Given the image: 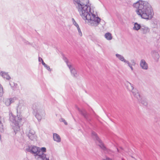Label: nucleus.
<instances>
[{"label": "nucleus", "instance_id": "obj_1", "mask_svg": "<svg viewBox=\"0 0 160 160\" xmlns=\"http://www.w3.org/2000/svg\"><path fill=\"white\" fill-rule=\"evenodd\" d=\"M134 8L137 9L136 12L141 18L147 20H151L153 17L154 12L151 5L147 1L139 0L131 3Z\"/></svg>", "mask_w": 160, "mask_h": 160}, {"label": "nucleus", "instance_id": "obj_2", "mask_svg": "<svg viewBox=\"0 0 160 160\" xmlns=\"http://www.w3.org/2000/svg\"><path fill=\"white\" fill-rule=\"evenodd\" d=\"M20 107V105L17 107L16 116L14 115L11 112L9 113V119L12 123V128L15 134L19 131L20 126L22 125L23 123L22 117L21 115L20 112L19 111Z\"/></svg>", "mask_w": 160, "mask_h": 160}, {"label": "nucleus", "instance_id": "obj_3", "mask_svg": "<svg viewBox=\"0 0 160 160\" xmlns=\"http://www.w3.org/2000/svg\"><path fill=\"white\" fill-rule=\"evenodd\" d=\"M85 13H82L81 16L84 20H88L91 24H93L95 26H97L100 23L101 18L98 17H96L95 15L91 12V8L89 7Z\"/></svg>", "mask_w": 160, "mask_h": 160}, {"label": "nucleus", "instance_id": "obj_4", "mask_svg": "<svg viewBox=\"0 0 160 160\" xmlns=\"http://www.w3.org/2000/svg\"><path fill=\"white\" fill-rule=\"evenodd\" d=\"M32 108L33 110V114L38 121L41 120L42 118L45 117V113L39 102H35L32 105Z\"/></svg>", "mask_w": 160, "mask_h": 160}, {"label": "nucleus", "instance_id": "obj_5", "mask_svg": "<svg viewBox=\"0 0 160 160\" xmlns=\"http://www.w3.org/2000/svg\"><path fill=\"white\" fill-rule=\"evenodd\" d=\"M73 2L74 4H78L77 8L81 16L82 13H85L90 7L88 4L89 2V0H73Z\"/></svg>", "mask_w": 160, "mask_h": 160}, {"label": "nucleus", "instance_id": "obj_6", "mask_svg": "<svg viewBox=\"0 0 160 160\" xmlns=\"http://www.w3.org/2000/svg\"><path fill=\"white\" fill-rule=\"evenodd\" d=\"M76 108L78 109L80 114L84 117L86 121L90 124H91L92 118L90 115L84 109H80L77 106H76Z\"/></svg>", "mask_w": 160, "mask_h": 160}, {"label": "nucleus", "instance_id": "obj_7", "mask_svg": "<svg viewBox=\"0 0 160 160\" xmlns=\"http://www.w3.org/2000/svg\"><path fill=\"white\" fill-rule=\"evenodd\" d=\"M92 136L96 141L99 143L98 145L103 150H105L107 148L98 137L97 134L94 131L92 132Z\"/></svg>", "mask_w": 160, "mask_h": 160}, {"label": "nucleus", "instance_id": "obj_8", "mask_svg": "<svg viewBox=\"0 0 160 160\" xmlns=\"http://www.w3.org/2000/svg\"><path fill=\"white\" fill-rule=\"evenodd\" d=\"M32 154H34V156L36 157V156H39V147H37L34 146H33L32 148Z\"/></svg>", "mask_w": 160, "mask_h": 160}, {"label": "nucleus", "instance_id": "obj_9", "mask_svg": "<svg viewBox=\"0 0 160 160\" xmlns=\"http://www.w3.org/2000/svg\"><path fill=\"white\" fill-rule=\"evenodd\" d=\"M140 65L142 69L144 70H147L148 69V64L144 60L142 59L141 60Z\"/></svg>", "mask_w": 160, "mask_h": 160}, {"label": "nucleus", "instance_id": "obj_10", "mask_svg": "<svg viewBox=\"0 0 160 160\" xmlns=\"http://www.w3.org/2000/svg\"><path fill=\"white\" fill-rule=\"evenodd\" d=\"M140 30L143 34H146L150 32V29L145 25L142 24Z\"/></svg>", "mask_w": 160, "mask_h": 160}, {"label": "nucleus", "instance_id": "obj_11", "mask_svg": "<svg viewBox=\"0 0 160 160\" xmlns=\"http://www.w3.org/2000/svg\"><path fill=\"white\" fill-rule=\"evenodd\" d=\"M68 67L70 69L72 75L74 77H77L78 76V74L76 69L72 67L71 65H69Z\"/></svg>", "mask_w": 160, "mask_h": 160}, {"label": "nucleus", "instance_id": "obj_12", "mask_svg": "<svg viewBox=\"0 0 160 160\" xmlns=\"http://www.w3.org/2000/svg\"><path fill=\"white\" fill-rule=\"evenodd\" d=\"M151 54L153 58L157 62L158 61L159 56L158 53L155 51H153L151 52Z\"/></svg>", "mask_w": 160, "mask_h": 160}, {"label": "nucleus", "instance_id": "obj_13", "mask_svg": "<svg viewBox=\"0 0 160 160\" xmlns=\"http://www.w3.org/2000/svg\"><path fill=\"white\" fill-rule=\"evenodd\" d=\"M132 92L134 96L136 97L138 100L141 98V96L137 89H135V90H134L133 91H132Z\"/></svg>", "mask_w": 160, "mask_h": 160}, {"label": "nucleus", "instance_id": "obj_14", "mask_svg": "<svg viewBox=\"0 0 160 160\" xmlns=\"http://www.w3.org/2000/svg\"><path fill=\"white\" fill-rule=\"evenodd\" d=\"M0 75L4 78H6L8 80L11 79V77L8 75V72L3 71H1L0 72Z\"/></svg>", "mask_w": 160, "mask_h": 160}, {"label": "nucleus", "instance_id": "obj_15", "mask_svg": "<svg viewBox=\"0 0 160 160\" xmlns=\"http://www.w3.org/2000/svg\"><path fill=\"white\" fill-rule=\"evenodd\" d=\"M53 139L54 141L57 142H60L61 141V138L58 134L54 133L53 134Z\"/></svg>", "mask_w": 160, "mask_h": 160}, {"label": "nucleus", "instance_id": "obj_16", "mask_svg": "<svg viewBox=\"0 0 160 160\" xmlns=\"http://www.w3.org/2000/svg\"><path fill=\"white\" fill-rule=\"evenodd\" d=\"M142 26V25L138 24V22H136L134 23V26L133 28V30L138 31L139 29L141 30Z\"/></svg>", "mask_w": 160, "mask_h": 160}, {"label": "nucleus", "instance_id": "obj_17", "mask_svg": "<svg viewBox=\"0 0 160 160\" xmlns=\"http://www.w3.org/2000/svg\"><path fill=\"white\" fill-rule=\"evenodd\" d=\"M39 158H41L42 160H49L48 158L46 157V155L44 153H41V154L39 155L37 159Z\"/></svg>", "mask_w": 160, "mask_h": 160}, {"label": "nucleus", "instance_id": "obj_18", "mask_svg": "<svg viewBox=\"0 0 160 160\" xmlns=\"http://www.w3.org/2000/svg\"><path fill=\"white\" fill-rule=\"evenodd\" d=\"M116 56L119 60L122 62H124L125 63H126L128 61L126 60L122 56L118 54H116Z\"/></svg>", "mask_w": 160, "mask_h": 160}, {"label": "nucleus", "instance_id": "obj_19", "mask_svg": "<svg viewBox=\"0 0 160 160\" xmlns=\"http://www.w3.org/2000/svg\"><path fill=\"white\" fill-rule=\"evenodd\" d=\"M105 38L108 40H111L112 38V34L109 32H108L106 33L104 35Z\"/></svg>", "mask_w": 160, "mask_h": 160}, {"label": "nucleus", "instance_id": "obj_20", "mask_svg": "<svg viewBox=\"0 0 160 160\" xmlns=\"http://www.w3.org/2000/svg\"><path fill=\"white\" fill-rule=\"evenodd\" d=\"M127 83L129 84H128L127 86V88L128 89L129 91H132L134 90H135L134 89V87L133 86V85L132 84L128 82H127Z\"/></svg>", "mask_w": 160, "mask_h": 160}, {"label": "nucleus", "instance_id": "obj_21", "mask_svg": "<svg viewBox=\"0 0 160 160\" xmlns=\"http://www.w3.org/2000/svg\"><path fill=\"white\" fill-rule=\"evenodd\" d=\"M74 25L77 27L79 35L80 36H82V32L79 26L78 25V24L77 23H75V24H74Z\"/></svg>", "mask_w": 160, "mask_h": 160}, {"label": "nucleus", "instance_id": "obj_22", "mask_svg": "<svg viewBox=\"0 0 160 160\" xmlns=\"http://www.w3.org/2000/svg\"><path fill=\"white\" fill-rule=\"evenodd\" d=\"M139 102H141L144 106H146L148 105V102L146 99H142L141 98Z\"/></svg>", "mask_w": 160, "mask_h": 160}, {"label": "nucleus", "instance_id": "obj_23", "mask_svg": "<svg viewBox=\"0 0 160 160\" xmlns=\"http://www.w3.org/2000/svg\"><path fill=\"white\" fill-rule=\"evenodd\" d=\"M9 85H10L12 89L14 91L15 90V89L17 88V87L18 86V84L17 83L15 82H13V84H12L10 82Z\"/></svg>", "mask_w": 160, "mask_h": 160}, {"label": "nucleus", "instance_id": "obj_24", "mask_svg": "<svg viewBox=\"0 0 160 160\" xmlns=\"http://www.w3.org/2000/svg\"><path fill=\"white\" fill-rule=\"evenodd\" d=\"M39 154H41L40 153V152H42V153H44V152H46V148L45 147H42L41 148H40L39 147Z\"/></svg>", "mask_w": 160, "mask_h": 160}, {"label": "nucleus", "instance_id": "obj_25", "mask_svg": "<svg viewBox=\"0 0 160 160\" xmlns=\"http://www.w3.org/2000/svg\"><path fill=\"white\" fill-rule=\"evenodd\" d=\"M27 136L31 140H33L35 139V135L33 134H27Z\"/></svg>", "mask_w": 160, "mask_h": 160}, {"label": "nucleus", "instance_id": "obj_26", "mask_svg": "<svg viewBox=\"0 0 160 160\" xmlns=\"http://www.w3.org/2000/svg\"><path fill=\"white\" fill-rule=\"evenodd\" d=\"M5 105L7 106H9L11 104L9 98H7L5 99L4 101Z\"/></svg>", "mask_w": 160, "mask_h": 160}, {"label": "nucleus", "instance_id": "obj_27", "mask_svg": "<svg viewBox=\"0 0 160 160\" xmlns=\"http://www.w3.org/2000/svg\"><path fill=\"white\" fill-rule=\"evenodd\" d=\"M62 56H63V60L65 61V62L66 63L67 65L68 66H68H69V65L68 64V60L67 58L66 57H65L63 55V54H62Z\"/></svg>", "mask_w": 160, "mask_h": 160}, {"label": "nucleus", "instance_id": "obj_28", "mask_svg": "<svg viewBox=\"0 0 160 160\" xmlns=\"http://www.w3.org/2000/svg\"><path fill=\"white\" fill-rule=\"evenodd\" d=\"M40 59L41 60V63H42V65H43L44 66V67L47 64H46L43 61V59H42V58L40 57H38V61L39 62H40Z\"/></svg>", "mask_w": 160, "mask_h": 160}, {"label": "nucleus", "instance_id": "obj_29", "mask_svg": "<svg viewBox=\"0 0 160 160\" xmlns=\"http://www.w3.org/2000/svg\"><path fill=\"white\" fill-rule=\"evenodd\" d=\"M60 121L61 122H63L64 123V124L66 125H68V123L67 122L65 121V120L63 118H61L60 119Z\"/></svg>", "mask_w": 160, "mask_h": 160}, {"label": "nucleus", "instance_id": "obj_30", "mask_svg": "<svg viewBox=\"0 0 160 160\" xmlns=\"http://www.w3.org/2000/svg\"><path fill=\"white\" fill-rule=\"evenodd\" d=\"M9 99H10V103L11 104L14 102L15 100L16 99V98H9Z\"/></svg>", "mask_w": 160, "mask_h": 160}, {"label": "nucleus", "instance_id": "obj_31", "mask_svg": "<svg viewBox=\"0 0 160 160\" xmlns=\"http://www.w3.org/2000/svg\"><path fill=\"white\" fill-rule=\"evenodd\" d=\"M126 63L128 64V66L131 68L132 71L133 70V68H132V65L128 61Z\"/></svg>", "mask_w": 160, "mask_h": 160}, {"label": "nucleus", "instance_id": "obj_32", "mask_svg": "<svg viewBox=\"0 0 160 160\" xmlns=\"http://www.w3.org/2000/svg\"><path fill=\"white\" fill-rule=\"evenodd\" d=\"M26 151L27 152H30L31 153H32V148H31L30 146H28V148H26Z\"/></svg>", "mask_w": 160, "mask_h": 160}, {"label": "nucleus", "instance_id": "obj_33", "mask_svg": "<svg viewBox=\"0 0 160 160\" xmlns=\"http://www.w3.org/2000/svg\"><path fill=\"white\" fill-rule=\"evenodd\" d=\"M44 67L46 68L47 70H48L49 71H52V69L50 68V67L46 64L45 66Z\"/></svg>", "mask_w": 160, "mask_h": 160}, {"label": "nucleus", "instance_id": "obj_34", "mask_svg": "<svg viewBox=\"0 0 160 160\" xmlns=\"http://www.w3.org/2000/svg\"><path fill=\"white\" fill-rule=\"evenodd\" d=\"M23 41L26 44H29L30 45H31L30 43L28 41H27V40L25 39L23 40Z\"/></svg>", "mask_w": 160, "mask_h": 160}, {"label": "nucleus", "instance_id": "obj_35", "mask_svg": "<svg viewBox=\"0 0 160 160\" xmlns=\"http://www.w3.org/2000/svg\"><path fill=\"white\" fill-rule=\"evenodd\" d=\"M3 91V89L2 86L0 84V93L2 92Z\"/></svg>", "mask_w": 160, "mask_h": 160}, {"label": "nucleus", "instance_id": "obj_36", "mask_svg": "<svg viewBox=\"0 0 160 160\" xmlns=\"http://www.w3.org/2000/svg\"><path fill=\"white\" fill-rule=\"evenodd\" d=\"M102 160H112V159L111 158L109 157H106V158H105L102 159Z\"/></svg>", "mask_w": 160, "mask_h": 160}, {"label": "nucleus", "instance_id": "obj_37", "mask_svg": "<svg viewBox=\"0 0 160 160\" xmlns=\"http://www.w3.org/2000/svg\"><path fill=\"white\" fill-rule=\"evenodd\" d=\"M28 133L32 134H33L35 135V132L33 130H30L29 132Z\"/></svg>", "mask_w": 160, "mask_h": 160}, {"label": "nucleus", "instance_id": "obj_38", "mask_svg": "<svg viewBox=\"0 0 160 160\" xmlns=\"http://www.w3.org/2000/svg\"><path fill=\"white\" fill-rule=\"evenodd\" d=\"M72 20L73 25L75 24V23H77L73 18H72Z\"/></svg>", "mask_w": 160, "mask_h": 160}, {"label": "nucleus", "instance_id": "obj_39", "mask_svg": "<svg viewBox=\"0 0 160 160\" xmlns=\"http://www.w3.org/2000/svg\"><path fill=\"white\" fill-rule=\"evenodd\" d=\"M131 62L132 63V65H134L135 64V62L133 60H131Z\"/></svg>", "mask_w": 160, "mask_h": 160}, {"label": "nucleus", "instance_id": "obj_40", "mask_svg": "<svg viewBox=\"0 0 160 160\" xmlns=\"http://www.w3.org/2000/svg\"><path fill=\"white\" fill-rule=\"evenodd\" d=\"M117 149L118 152L120 153L121 152V151L120 150L119 148H117Z\"/></svg>", "mask_w": 160, "mask_h": 160}, {"label": "nucleus", "instance_id": "obj_41", "mask_svg": "<svg viewBox=\"0 0 160 160\" xmlns=\"http://www.w3.org/2000/svg\"><path fill=\"white\" fill-rule=\"evenodd\" d=\"M120 149H121V150H123V148H122V147H120Z\"/></svg>", "mask_w": 160, "mask_h": 160}, {"label": "nucleus", "instance_id": "obj_42", "mask_svg": "<svg viewBox=\"0 0 160 160\" xmlns=\"http://www.w3.org/2000/svg\"><path fill=\"white\" fill-rule=\"evenodd\" d=\"M121 160H125L123 158H122V159H121Z\"/></svg>", "mask_w": 160, "mask_h": 160}, {"label": "nucleus", "instance_id": "obj_43", "mask_svg": "<svg viewBox=\"0 0 160 160\" xmlns=\"http://www.w3.org/2000/svg\"><path fill=\"white\" fill-rule=\"evenodd\" d=\"M41 62V60L40 59V62Z\"/></svg>", "mask_w": 160, "mask_h": 160}]
</instances>
